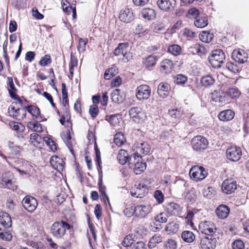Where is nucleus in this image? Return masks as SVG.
I'll list each match as a JSON object with an SVG mask.
<instances>
[{
  "label": "nucleus",
  "instance_id": "1",
  "mask_svg": "<svg viewBox=\"0 0 249 249\" xmlns=\"http://www.w3.org/2000/svg\"><path fill=\"white\" fill-rule=\"evenodd\" d=\"M22 100L18 98L17 101L12 103L8 107V113L10 116L18 120H22L25 118L26 115V109L19 107H22Z\"/></svg>",
  "mask_w": 249,
  "mask_h": 249
},
{
  "label": "nucleus",
  "instance_id": "2",
  "mask_svg": "<svg viewBox=\"0 0 249 249\" xmlns=\"http://www.w3.org/2000/svg\"><path fill=\"white\" fill-rule=\"evenodd\" d=\"M70 225L67 222L61 220L55 222L51 227L50 231L52 235L57 239H61L66 233V230H70Z\"/></svg>",
  "mask_w": 249,
  "mask_h": 249
},
{
  "label": "nucleus",
  "instance_id": "3",
  "mask_svg": "<svg viewBox=\"0 0 249 249\" xmlns=\"http://www.w3.org/2000/svg\"><path fill=\"white\" fill-rule=\"evenodd\" d=\"M129 43L127 42L119 43L114 51V54L116 56H123L124 62H127L132 58V55L128 51Z\"/></svg>",
  "mask_w": 249,
  "mask_h": 249
},
{
  "label": "nucleus",
  "instance_id": "4",
  "mask_svg": "<svg viewBox=\"0 0 249 249\" xmlns=\"http://www.w3.org/2000/svg\"><path fill=\"white\" fill-rule=\"evenodd\" d=\"M225 55L224 52L220 50H215L212 52L209 57V62L212 67L214 68H219L224 63Z\"/></svg>",
  "mask_w": 249,
  "mask_h": 249
},
{
  "label": "nucleus",
  "instance_id": "5",
  "mask_svg": "<svg viewBox=\"0 0 249 249\" xmlns=\"http://www.w3.org/2000/svg\"><path fill=\"white\" fill-rule=\"evenodd\" d=\"M190 176L195 181L204 179L208 175V172L202 167L198 165L193 166L190 170Z\"/></svg>",
  "mask_w": 249,
  "mask_h": 249
},
{
  "label": "nucleus",
  "instance_id": "6",
  "mask_svg": "<svg viewBox=\"0 0 249 249\" xmlns=\"http://www.w3.org/2000/svg\"><path fill=\"white\" fill-rule=\"evenodd\" d=\"M151 89L147 85L138 86L136 90V97L139 101L147 100L151 96Z\"/></svg>",
  "mask_w": 249,
  "mask_h": 249
},
{
  "label": "nucleus",
  "instance_id": "7",
  "mask_svg": "<svg viewBox=\"0 0 249 249\" xmlns=\"http://www.w3.org/2000/svg\"><path fill=\"white\" fill-rule=\"evenodd\" d=\"M191 144L194 150L201 151L207 148L208 142L204 137L201 136H197L193 138Z\"/></svg>",
  "mask_w": 249,
  "mask_h": 249
},
{
  "label": "nucleus",
  "instance_id": "8",
  "mask_svg": "<svg viewBox=\"0 0 249 249\" xmlns=\"http://www.w3.org/2000/svg\"><path fill=\"white\" fill-rule=\"evenodd\" d=\"M227 158L232 161H238L242 156V150L240 147L236 146H232L229 147L226 150Z\"/></svg>",
  "mask_w": 249,
  "mask_h": 249
},
{
  "label": "nucleus",
  "instance_id": "9",
  "mask_svg": "<svg viewBox=\"0 0 249 249\" xmlns=\"http://www.w3.org/2000/svg\"><path fill=\"white\" fill-rule=\"evenodd\" d=\"M2 185L9 189L14 190L16 189V186L14 184L15 179L13 174L9 171L3 173L1 177Z\"/></svg>",
  "mask_w": 249,
  "mask_h": 249
},
{
  "label": "nucleus",
  "instance_id": "10",
  "mask_svg": "<svg viewBox=\"0 0 249 249\" xmlns=\"http://www.w3.org/2000/svg\"><path fill=\"white\" fill-rule=\"evenodd\" d=\"M199 229L205 236H212L216 230L215 224L211 221H207L201 222L199 225Z\"/></svg>",
  "mask_w": 249,
  "mask_h": 249
},
{
  "label": "nucleus",
  "instance_id": "11",
  "mask_svg": "<svg viewBox=\"0 0 249 249\" xmlns=\"http://www.w3.org/2000/svg\"><path fill=\"white\" fill-rule=\"evenodd\" d=\"M22 203L23 207L30 213L34 212L38 205L37 200L29 196H26L23 198Z\"/></svg>",
  "mask_w": 249,
  "mask_h": 249
},
{
  "label": "nucleus",
  "instance_id": "12",
  "mask_svg": "<svg viewBox=\"0 0 249 249\" xmlns=\"http://www.w3.org/2000/svg\"><path fill=\"white\" fill-rule=\"evenodd\" d=\"M129 114L133 121L139 123L145 118V114L140 107H134L130 109Z\"/></svg>",
  "mask_w": 249,
  "mask_h": 249
},
{
  "label": "nucleus",
  "instance_id": "13",
  "mask_svg": "<svg viewBox=\"0 0 249 249\" xmlns=\"http://www.w3.org/2000/svg\"><path fill=\"white\" fill-rule=\"evenodd\" d=\"M216 239L213 236H204L200 241V246L202 249H214L216 247Z\"/></svg>",
  "mask_w": 249,
  "mask_h": 249
},
{
  "label": "nucleus",
  "instance_id": "14",
  "mask_svg": "<svg viewBox=\"0 0 249 249\" xmlns=\"http://www.w3.org/2000/svg\"><path fill=\"white\" fill-rule=\"evenodd\" d=\"M147 192V186L143 184H139L137 186L135 185L130 191V194L133 196L140 198L143 197Z\"/></svg>",
  "mask_w": 249,
  "mask_h": 249
},
{
  "label": "nucleus",
  "instance_id": "15",
  "mask_svg": "<svg viewBox=\"0 0 249 249\" xmlns=\"http://www.w3.org/2000/svg\"><path fill=\"white\" fill-rule=\"evenodd\" d=\"M152 209L149 204L138 205L135 206V215L138 217L144 218L151 212Z\"/></svg>",
  "mask_w": 249,
  "mask_h": 249
},
{
  "label": "nucleus",
  "instance_id": "16",
  "mask_svg": "<svg viewBox=\"0 0 249 249\" xmlns=\"http://www.w3.org/2000/svg\"><path fill=\"white\" fill-rule=\"evenodd\" d=\"M236 181L232 178L225 180L222 184V190L224 193L230 194L236 189Z\"/></svg>",
  "mask_w": 249,
  "mask_h": 249
},
{
  "label": "nucleus",
  "instance_id": "17",
  "mask_svg": "<svg viewBox=\"0 0 249 249\" xmlns=\"http://www.w3.org/2000/svg\"><path fill=\"white\" fill-rule=\"evenodd\" d=\"M211 99L213 102L221 104H224L226 102H228V99L226 92H225L221 90H214L212 92Z\"/></svg>",
  "mask_w": 249,
  "mask_h": 249
},
{
  "label": "nucleus",
  "instance_id": "18",
  "mask_svg": "<svg viewBox=\"0 0 249 249\" xmlns=\"http://www.w3.org/2000/svg\"><path fill=\"white\" fill-rule=\"evenodd\" d=\"M232 59L240 64L245 63L247 61V54L243 50H234L231 54Z\"/></svg>",
  "mask_w": 249,
  "mask_h": 249
},
{
  "label": "nucleus",
  "instance_id": "19",
  "mask_svg": "<svg viewBox=\"0 0 249 249\" xmlns=\"http://www.w3.org/2000/svg\"><path fill=\"white\" fill-rule=\"evenodd\" d=\"M176 4V0H159L157 1L159 7L164 11H168L173 9Z\"/></svg>",
  "mask_w": 249,
  "mask_h": 249
},
{
  "label": "nucleus",
  "instance_id": "20",
  "mask_svg": "<svg viewBox=\"0 0 249 249\" xmlns=\"http://www.w3.org/2000/svg\"><path fill=\"white\" fill-rule=\"evenodd\" d=\"M119 18L122 22L128 23L133 19V13L131 10L125 8L121 11Z\"/></svg>",
  "mask_w": 249,
  "mask_h": 249
},
{
  "label": "nucleus",
  "instance_id": "21",
  "mask_svg": "<svg viewBox=\"0 0 249 249\" xmlns=\"http://www.w3.org/2000/svg\"><path fill=\"white\" fill-rule=\"evenodd\" d=\"M50 162L54 169L59 171H62L64 168L65 162L61 158L56 156H52Z\"/></svg>",
  "mask_w": 249,
  "mask_h": 249
},
{
  "label": "nucleus",
  "instance_id": "22",
  "mask_svg": "<svg viewBox=\"0 0 249 249\" xmlns=\"http://www.w3.org/2000/svg\"><path fill=\"white\" fill-rule=\"evenodd\" d=\"M170 87L169 84L160 83L158 87L157 92L158 95L162 98H165L169 94Z\"/></svg>",
  "mask_w": 249,
  "mask_h": 249
},
{
  "label": "nucleus",
  "instance_id": "23",
  "mask_svg": "<svg viewBox=\"0 0 249 249\" xmlns=\"http://www.w3.org/2000/svg\"><path fill=\"white\" fill-rule=\"evenodd\" d=\"M215 213L219 218L225 219L229 214L230 209L226 205H221L216 209Z\"/></svg>",
  "mask_w": 249,
  "mask_h": 249
},
{
  "label": "nucleus",
  "instance_id": "24",
  "mask_svg": "<svg viewBox=\"0 0 249 249\" xmlns=\"http://www.w3.org/2000/svg\"><path fill=\"white\" fill-rule=\"evenodd\" d=\"M0 223L5 228H9L12 226L11 218L8 213L5 212H0Z\"/></svg>",
  "mask_w": 249,
  "mask_h": 249
},
{
  "label": "nucleus",
  "instance_id": "25",
  "mask_svg": "<svg viewBox=\"0 0 249 249\" xmlns=\"http://www.w3.org/2000/svg\"><path fill=\"white\" fill-rule=\"evenodd\" d=\"M234 117V112L231 109H227L220 112L218 118L222 121L231 120Z\"/></svg>",
  "mask_w": 249,
  "mask_h": 249
},
{
  "label": "nucleus",
  "instance_id": "26",
  "mask_svg": "<svg viewBox=\"0 0 249 249\" xmlns=\"http://www.w3.org/2000/svg\"><path fill=\"white\" fill-rule=\"evenodd\" d=\"M137 153L147 155L150 151V147L147 142H138L136 144Z\"/></svg>",
  "mask_w": 249,
  "mask_h": 249
},
{
  "label": "nucleus",
  "instance_id": "27",
  "mask_svg": "<svg viewBox=\"0 0 249 249\" xmlns=\"http://www.w3.org/2000/svg\"><path fill=\"white\" fill-rule=\"evenodd\" d=\"M111 99L115 103H121L124 101V97L120 89H116L111 94Z\"/></svg>",
  "mask_w": 249,
  "mask_h": 249
},
{
  "label": "nucleus",
  "instance_id": "28",
  "mask_svg": "<svg viewBox=\"0 0 249 249\" xmlns=\"http://www.w3.org/2000/svg\"><path fill=\"white\" fill-rule=\"evenodd\" d=\"M142 17L145 19L152 20L156 17V13L154 9L144 8L141 12Z\"/></svg>",
  "mask_w": 249,
  "mask_h": 249
},
{
  "label": "nucleus",
  "instance_id": "29",
  "mask_svg": "<svg viewBox=\"0 0 249 249\" xmlns=\"http://www.w3.org/2000/svg\"><path fill=\"white\" fill-rule=\"evenodd\" d=\"M8 80V91L11 98L13 99H16L18 95L16 94L17 89L13 83V79L12 77H8L7 78Z\"/></svg>",
  "mask_w": 249,
  "mask_h": 249
},
{
  "label": "nucleus",
  "instance_id": "30",
  "mask_svg": "<svg viewBox=\"0 0 249 249\" xmlns=\"http://www.w3.org/2000/svg\"><path fill=\"white\" fill-rule=\"evenodd\" d=\"M196 236L194 233L191 231H184L181 233V238L186 243H190L193 242Z\"/></svg>",
  "mask_w": 249,
  "mask_h": 249
},
{
  "label": "nucleus",
  "instance_id": "31",
  "mask_svg": "<svg viewBox=\"0 0 249 249\" xmlns=\"http://www.w3.org/2000/svg\"><path fill=\"white\" fill-rule=\"evenodd\" d=\"M158 58L156 56L150 55L147 56L143 61V65L147 68L154 67L157 61Z\"/></svg>",
  "mask_w": 249,
  "mask_h": 249
},
{
  "label": "nucleus",
  "instance_id": "32",
  "mask_svg": "<svg viewBox=\"0 0 249 249\" xmlns=\"http://www.w3.org/2000/svg\"><path fill=\"white\" fill-rule=\"evenodd\" d=\"M208 24L207 18L205 16L196 17L194 21L195 25L197 28H203Z\"/></svg>",
  "mask_w": 249,
  "mask_h": 249
},
{
  "label": "nucleus",
  "instance_id": "33",
  "mask_svg": "<svg viewBox=\"0 0 249 249\" xmlns=\"http://www.w3.org/2000/svg\"><path fill=\"white\" fill-rule=\"evenodd\" d=\"M117 159L120 164H125L129 160L128 154L126 151L121 149L119 151L117 156Z\"/></svg>",
  "mask_w": 249,
  "mask_h": 249
},
{
  "label": "nucleus",
  "instance_id": "34",
  "mask_svg": "<svg viewBox=\"0 0 249 249\" xmlns=\"http://www.w3.org/2000/svg\"><path fill=\"white\" fill-rule=\"evenodd\" d=\"M154 222L153 224L156 226L160 225L161 223H166L167 221V216L165 213H161L154 217Z\"/></svg>",
  "mask_w": 249,
  "mask_h": 249
},
{
  "label": "nucleus",
  "instance_id": "35",
  "mask_svg": "<svg viewBox=\"0 0 249 249\" xmlns=\"http://www.w3.org/2000/svg\"><path fill=\"white\" fill-rule=\"evenodd\" d=\"M214 82L215 80L214 78L210 75L203 76L200 80L202 86L205 87H210L213 85Z\"/></svg>",
  "mask_w": 249,
  "mask_h": 249
},
{
  "label": "nucleus",
  "instance_id": "36",
  "mask_svg": "<svg viewBox=\"0 0 249 249\" xmlns=\"http://www.w3.org/2000/svg\"><path fill=\"white\" fill-rule=\"evenodd\" d=\"M174 67L173 62L169 59H165L161 63V68L165 73L170 72Z\"/></svg>",
  "mask_w": 249,
  "mask_h": 249
},
{
  "label": "nucleus",
  "instance_id": "37",
  "mask_svg": "<svg viewBox=\"0 0 249 249\" xmlns=\"http://www.w3.org/2000/svg\"><path fill=\"white\" fill-rule=\"evenodd\" d=\"M136 239L137 236L135 234H129L124 238L122 244L124 247H127L131 245Z\"/></svg>",
  "mask_w": 249,
  "mask_h": 249
},
{
  "label": "nucleus",
  "instance_id": "38",
  "mask_svg": "<svg viewBox=\"0 0 249 249\" xmlns=\"http://www.w3.org/2000/svg\"><path fill=\"white\" fill-rule=\"evenodd\" d=\"M134 172L136 174H140L146 169V164L145 162H139V160L137 162H134Z\"/></svg>",
  "mask_w": 249,
  "mask_h": 249
},
{
  "label": "nucleus",
  "instance_id": "39",
  "mask_svg": "<svg viewBox=\"0 0 249 249\" xmlns=\"http://www.w3.org/2000/svg\"><path fill=\"white\" fill-rule=\"evenodd\" d=\"M227 98L228 97L231 99H236L240 95V91L238 88L233 87L228 89L226 91Z\"/></svg>",
  "mask_w": 249,
  "mask_h": 249
},
{
  "label": "nucleus",
  "instance_id": "40",
  "mask_svg": "<svg viewBox=\"0 0 249 249\" xmlns=\"http://www.w3.org/2000/svg\"><path fill=\"white\" fill-rule=\"evenodd\" d=\"M162 241V237L160 235L156 234L150 238L148 246L150 249H153Z\"/></svg>",
  "mask_w": 249,
  "mask_h": 249
},
{
  "label": "nucleus",
  "instance_id": "41",
  "mask_svg": "<svg viewBox=\"0 0 249 249\" xmlns=\"http://www.w3.org/2000/svg\"><path fill=\"white\" fill-rule=\"evenodd\" d=\"M28 112H29L33 117L37 119L39 121H41L39 119V115L40 114V110L38 107L34 106H28L25 107Z\"/></svg>",
  "mask_w": 249,
  "mask_h": 249
},
{
  "label": "nucleus",
  "instance_id": "42",
  "mask_svg": "<svg viewBox=\"0 0 249 249\" xmlns=\"http://www.w3.org/2000/svg\"><path fill=\"white\" fill-rule=\"evenodd\" d=\"M167 210L171 214L176 215L178 214L180 211V206L174 202L170 203L167 206Z\"/></svg>",
  "mask_w": 249,
  "mask_h": 249
},
{
  "label": "nucleus",
  "instance_id": "43",
  "mask_svg": "<svg viewBox=\"0 0 249 249\" xmlns=\"http://www.w3.org/2000/svg\"><path fill=\"white\" fill-rule=\"evenodd\" d=\"M114 142L116 145L121 146L126 142V140L122 132H118L114 136Z\"/></svg>",
  "mask_w": 249,
  "mask_h": 249
},
{
  "label": "nucleus",
  "instance_id": "44",
  "mask_svg": "<svg viewBox=\"0 0 249 249\" xmlns=\"http://www.w3.org/2000/svg\"><path fill=\"white\" fill-rule=\"evenodd\" d=\"M27 127L31 130L37 133L41 132L43 130L41 125L37 122H29L27 124Z\"/></svg>",
  "mask_w": 249,
  "mask_h": 249
},
{
  "label": "nucleus",
  "instance_id": "45",
  "mask_svg": "<svg viewBox=\"0 0 249 249\" xmlns=\"http://www.w3.org/2000/svg\"><path fill=\"white\" fill-rule=\"evenodd\" d=\"M42 141L41 137L38 134L33 133L30 135V142L34 146L37 147Z\"/></svg>",
  "mask_w": 249,
  "mask_h": 249
},
{
  "label": "nucleus",
  "instance_id": "46",
  "mask_svg": "<svg viewBox=\"0 0 249 249\" xmlns=\"http://www.w3.org/2000/svg\"><path fill=\"white\" fill-rule=\"evenodd\" d=\"M178 224L174 221H172L168 223L165 228V230L170 233H175L178 231Z\"/></svg>",
  "mask_w": 249,
  "mask_h": 249
},
{
  "label": "nucleus",
  "instance_id": "47",
  "mask_svg": "<svg viewBox=\"0 0 249 249\" xmlns=\"http://www.w3.org/2000/svg\"><path fill=\"white\" fill-rule=\"evenodd\" d=\"M168 50L173 55L178 56L181 52V48L178 45L173 44L168 47Z\"/></svg>",
  "mask_w": 249,
  "mask_h": 249
},
{
  "label": "nucleus",
  "instance_id": "48",
  "mask_svg": "<svg viewBox=\"0 0 249 249\" xmlns=\"http://www.w3.org/2000/svg\"><path fill=\"white\" fill-rule=\"evenodd\" d=\"M88 42V38H80L78 40V45L77 47L79 53H83L85 51L86 46Z\"/></svg>",
  "mask_w": 249,
  "mask_h": 249
},
{
  "label": "nucleus",
  "instance_id": "49",
  "mask_svg": "<svg viewBox=\"0 0 249 249\" xmlns=\"http://www.w3.org/2000/svg\"><path fill=\"white\" fill-rule=\"evenodd\" d=\"M9 126L12 129L18 132H23L25 129V126L23 124L16 122H10Z\"/></svg>",
  "mask_w": 249,
  "mask_h": 249
},
{
  "label": "nucleus",
  "instance_id": "50",
  "mask_svg": "<svg viewBox=\"0 0 249 249\" xmlns=\"http://www.w3.org/2000/svg\"><path fill=\"white\" fill-rule=\"evenodd\" d=\"M124 214L127 217H131L134 214H135V207L133 208L131 204L127 205L124 211Z\"/></svg>",
  "mask_w": 249,
  "mask_h": 249
},
{
  "label": "nucleus",
  "instance_id": "51",
  "mask_svg": "<svg viewBox=\"0 0 249 249\" xmlns=\"http://www.w3.org/2000/svg\"><path fill=\"white\" fill-rule=\"evenodd\" d=\"M61 137L69 148L71 149V136L70 135V130H68L66 133L62 134L61 135Z\"/></svg>",
  "mask_w": 249,
  "mask_h": 249
},
{
  "label": "nucleus",
  "instance_id": "52",
  "mask_svg": "<svg viewBox=\"0 0 249 249\" xmlns=\"http://www.w3.org/2000/svg\"><path fill=\"white\" fill-rule=\"evenodd\" d=\"M187 81V77L183 74H177L175 77V82L178 85H183Z\"/></svg>",
  "mask_w": 249,
  "mask_h": 249
},
{
  "label": "nucleus",
  "instance_id": "53",
  "mask_svg": "<svg viewBox=\"0 0 249 249\" xmlns=\"http://www.w3.org/2000/svg\"><path fill=\"white\" fill-rule=\"evenodd\" d=\"M164 248L165 249H176L177 242L173 239H168L164 243Z\"/></svg>",
  "mask_w": 249,
  "mask_h": 249
},
{
  "label": "nucleus",
  "instance_id": "54",
  "mask_svg": "<svg viewBox=\"0 0 249 249\" xmlns=\"http://www.w3.org/2000/svg\"><path fill=\"white\" fill-rule=\"evenodd\" d=\"M51 62L52 59L50 55L46 54L41 58L39 64L40 66L45 67Z\"/></svg>",
  "mask_w": 249,
  "mask_h": 249
},
{
  "label": "nucleus",
  "instance_id": "55",
  "mask_svg": "<svg viewBox=\"0 0 249 249\" xmlns=\"http://www.w3.org/2000/svg\"><path fill=\"white\" fill-rule=\"evenodd\" d=\"M226 67L230 71L234 73L238 72L239 71V67L237 65L231 62H228L226 64Z\"/></svg>",
  "mask_w": 249,
  "mask_h": 249
},
{
  "label": "nucleus",
  "instance_id": "56",
  "mask_svg": "<svg viewBox=\"0 0 249 249\" xmlns=\"http://www.w3.org/2000/svg\"><path fill=\"white\" fill-rule=\"evenodd\" d=\"M232 249H244L245 244L243 241L240 239L235 240L232 243Z\"/></svg>",
  "mask_w": 249,
  "mask_h": 249
},
{
  "label": "nucleus",
  "instance_id": "57",
  "mask_svg": "<svg viewBox=\"0 0 249 249\" xmlns=\"http://www.w3.org/2000/svg\"><path fill=\"white\" fill-rule=\"evenodd\" d=\"M165 26L162 23H158L154 26V31L157 33H162L165 32Z\"/></svg>",
  "mask_w": 249,
  "mask_h": 249
},
{
  "label": "nucleus",
  "instance_id": "58",
  "mask_svg": "<svg viewBox=\"0 0 249 249\" xmlns=\"http://www.w3.org/2000/svg\"><path fill=\"white\" fill-rule=\"evenodd\" d=\"M89 113L92 118H95L99 113V109L97 106L96 105L91 106L89 109Z\"/></svg>",
  "mask_w": 249,
  "mask_h": 249
},
{
  "label": "nucleus",
  "instance_id": "59",
  "mask_svg": "<svg viewBox=\"0 0 249 249\" xmlns=\"http://www.w3.org/2000/svg\"><path fill=\"white\" fill-rule=\"evenodd\" d=\"M136 33L137 34H141L148 33V29L145 26L140 24H138L135 29Z\"/></svg>",
  "mask_w": 249,
  "mask_h": 249
},
{
  "label": "nucleus",
  "instance_id": "60",
  "mask_svg": "<svg viewBox=\"0 0 249 249\" xmlns=\"http://www.w3.org/2000/svg\"><path fill=\"white\" fill-rule=\"evenodd\" d=\"M210 34L205 31H203L199 35L200 39L204 42H208L211 40V37H209Z\"/></svg>",
  "mask_w": 249,
  "mask_h": 249
},
{
  "label": "nucleus",
  "instance_id": "61",
  "mask_svg": "<svg viewBox=\"0 0 249 249\" xmlns=\"http://www.w3.org/2000/svg\"><path fill=\"white\" fill-rule=\"evenodd\" d=\"M113 68H109L104 73V78L107 80H109L115 75Z\"/></svg>",
  "mask_w": 249,
  "mask_h": 249
},
{
  "label": "nucleus",
  "instance_id": "62",
  "mask_svg": "<svg viewBox=\"0 0 249 249\" xmlns=\"http://www.w3.org/2000/svg\"><path fill=\"white\" fill-rule=\"evenodd\" d=\"M107 120L112 125H115L119 123V120L116 115L107 116Z\"/></svg>",
  "mask_w": 249,
  "mask_h": 249
},
{
  "label": "nucleus",
  "instance_id": "63",
  "mask_svg": "<svg viewBox=\"0 0 249 249\" xmlns=\"http://www.w3.org/2000/svg\"><path fill=\"white\" fill-rule=\"evenodd\" d=\"M154 197L159 203H161L163 201V195L160 190H157L155 192Z\"/></svg>",
  "mask_w": 249,
  "mask_h": 249
},
{
  "label": "nucleus",
  "instance_id": "64",
  "mask_svg": "<svg viewBox=\"0 0 249 249\" xmlns=\"http://www.w3.org/2000/svg\"><path fill=\"white\" fill-rule=\"evenodd\" d=\"M170 116L175 119L179 118L180 117V113L177 109H173L169 111Z\"/></svg>",
  "mask_w": 249,
  "mask_h": 249
}]
</instances>
